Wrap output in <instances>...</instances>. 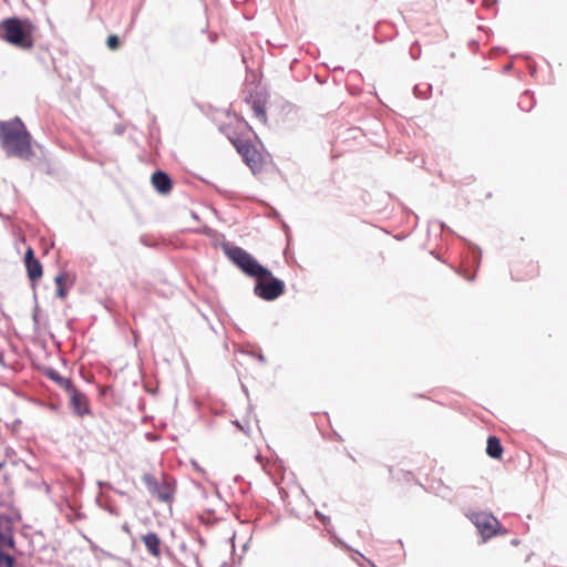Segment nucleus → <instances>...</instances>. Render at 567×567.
<instances>
[{
  "label": "nucleus",
  "mask_w": 567,
  "mask_h": 567,
  "mask_svg": "<svg viewBox=\"0 0 567 567\" xmlns=\"http://www.w3.org/2000/svg\"><path fill=\"white\" fill-rule=\"evenodd\" d=\"M223 251L246 276L256 279L254 293L258 298L272 301L285 292V282L274 277L268 268L260 265L258 260L244 248L225 244L223 245Z\"/></svg>",
  "instance_id": "nucleus-1"
},
{
  "label": "nucleus",
  "mask_w": 567,
  "mask_h": 567,
  "mask_svg": "<svg viewBox=\"0 0 567 567\" xmlns=\"http://www.w3.org/2000/svg\"><path fill=\"white\" fill-rule=\"evenodd\" d=\"M32 136L20 117L0 122V147L9 157L30 161L34 156Z\"/></svg>",
  "instance_id": "nucleus-2"
},
{
  "label": "nucleus",
  "mask_w": 567,
  "mask_h": 567,
  "mask_svg": "<svg viewBox=\"0 0 567 567\" xmlns=\"http://www.w3.org/2000/svg\"><path fill=\"white\" fill-rule=\"evenodd\" d=\"M32 31L31 22L20 18H7L0 22V39L21 50L33 48Z\"/></svg>",
  "instance_id": "nucleus-3"
},
{
  "label": "nucleus",
  "mask_w": 567,
  "mask_h": 567,
  "mask_svg": "<svg viewBox=\"0 0 567 567\" xmlns=\"http://www.w3.org/2000/svg\"><path fill=\"white\" fill-rule=\"evenodd\" d=\"M466 516L476 527L478 534L484 540H487L498 534H506V530L502 529L501 523L492 513L472 512Z\"/></svg>",
  "instance_id": "nucleus-4"
},
{
  "label": "nucleus",
  "mask_w": 567,
  "mask_h": 567,
  "mask_svg": "<svg viewBox=\"0 0 567 567\" xmlns=\"http://www.w3.org/2000/svg\"><path fill=\"white\" fill-rule=\"evenodd\" d=\"M148 493L163 503H171L174 498L175 486L174 482L167 477H163L158 481L153 474L145 473L142 477Z\"/></svg>",
  "instance_id": "nucleus-5"
},
{
  "label": "nucleus",
  "mask_w": 567,
  "mask_h": 567,
  "mask_svg": "<svg viewBox=\"0 0 567 567\" xmlns=\"http://www.w3.org/2000/svg\"><path fill=\"white\" fill-rule=\"evenodd\" d=\"M237 152L243 156L246 164L251 168L254 173L261 168V156L248 142H234Z\"/></svg>",
  "instance_id": "nucleus-6"
},
{
  "label": "nucleus",
  "mask_w": 567,
  "mask_h": 567,
  "mask_svg": "<svg viewBox=\"0 0 567 567\" xmlns=\"http://www.w3.org/2000/svg\"><path fill=\"white\" fill-rule=\"evenodd\" d=\"M68 393L71 398V408L76 415L84 416L90 414L89 400L84 393L79 391L75 386L72 388Z\"/></svg>",
  "instance_id": "nucleus-7"
},
{
  "label": "nucleus",
  "mask_w": 567,
  "mask_h": 567,
  "mask_svg": "<svg viewBox=\"0 0 567 567\" xmlns=\"http://www.w3.org/2000/svg\"><path fill=\"white\" fill-rule=\"evenodd\" d=\"M25 267L28 271V277L30 280L34 281L42 277V265L41 262L34 257V252L31 248H28L25 251Z\"/></svg>",
  "instance_id": "nucleus-8"
},
{
  "label": "nucleus",
  "mask_w": 567,
  "mask_h": 567,
  "mask_svg": "<svg viewBox=\"0 0 567 567\" xmlns=\"http://www.w3.org/2000/svg\"><path fill=\"white\" fill-rule=\"evenodd\" d=\"M152 184L154 188L163 195L169 193L172 189V179L163 171H157L152 175Z\"/></svg>",
  "instance_id": "nucleus-9"
},
{
  "label": "nucleus",
  "mask_w": 567,
  "mask_h": 567,
  "mask_svg": "<svg viewBox=\"0 0 567 567\" xmlns=\"http://www.w3.org/2000/svg\"><path fill=\"white\" fill-rule=\"evenodd\" d=\"M142 542L152 556L156 558L161 556V539L155 532H148L147 534L143 535Z\"/></svg>",
  "instance_id": "nucleus-10"
},
{
  "label": "nucleus",
  "mask_w": 567,
  "mask_h": 567,
  "mask_svg": "<svg viewBox=\"0 0 567 567\" xmlns=\"http://www.w3.org/2000/svg\"><path fill=\"white\" fill-rule=\"evenodd\" d=\"M45 375L51 379L52 381L56 382L62 389H64L66 392H69L72 388H74V384L71 379L61 377L58 371H55L52 368H49L45 371Z\"/></svg>",
  "instance_id": "nucleus-11"
},
{
  "label": "nucleus",
  "mask_w": 567,
  "mask_h": 567,
  "mask_svg": "<svg viewBox=\"0 0 567 567\" xmlns=\"http://www.w3.org/2000/svg\"><path fill=\"white\" fill-rule=\"evenodd\" d=\"M486 453L492 458H501L503 446L498 437L491 435L487 439Z\"/></svg>",
  "instance_id": "nucleus-12"
},
{
  "label": "nucleus",
  "mask_w": 567,
  "mask_h": 567,
  "mask_svg": "<svg viewBox=\"0 0 567 567\" xmlns=\"http://www.w3.org/2000/svg\"><path fill=\"white\" fill-rule=\"evenodd\" d=\"M517 104H518V107L522 109L523 111L529 112L535 105V100H534L533 94H530L528 91L524 92L519 96Z\"/></svg>",
  "instance_id": "nucleus-13"
},
{
  "label": "nucleus",
  "mask_w": 567,
  "mask_h": 567,
  "mask_svg": "<svg viewBox=\"0 0 567 567\" xmlns=\"http://www.w3.org/2000/svg\"><path fill=\"white\" fill-rule=\"evenodd\" d=\"M65 277H66V274L65 272H61L56 277H55V285H56V297L58 298H65L66 296V290H65Z\"/></svg>",
  "instance_id": "nucleus-14"
},
{
  "label": "nucleus",
  "mask_w": 567,
  "mask_h": 567,
  "mask_svg": "<svg viewBox=\"0 0 567 567\" xmlns=\"http://www.w3.org/2000/svg\"><path fill=\"white\" fill-rule=\"evenodd\" d=\"M252 110L257 118H259L261 122H266V111L259 102H254Z\"/></svg>",
  "instance_id": "nucleus-15"
},
{
  "label": "nucleus",
  "mask_w": 567,
  "mask_h": 567,
  "mask_svg": "<svg viewBox=\"0 0 567 567\" xmlns=\"http://www.w3.org/2000/svg\"><path fill=\"white\" fill-rule=\"evenodd\" d=\"M425 89L423 90L422 85L421 84H416L414 86V94L417 96V97H423L425 99L426 97V91H430L432 89L431 85H425L424 86Z\"/></svg>",
  "instance_id": "nucleus-16"
},
{
  "label": "nucleus",
  "mask_w": 567,
  "mask_h": 567,
  "mask_svg": "<svg viewBox=\"0 0 567 567\" xmlns=\"http://www.w3.org/2000/svg\"><path fill=\"white\" fill-rule=\"evenodd\" d=\"M106 43L111 50H116L120 47V39L117 35L111 34L109 35Z\"/></svg>",
  "instance_id": "nucleus-17"
},
{
  "label": "nucleus",
  "mask_w": 567,
  "mask_h": 567,
  "mask_svg": "<svg viewBox=\"0 0 567 567\" xmlns=\"http://www.w3.org/2000/svg\"><path fill=\"white\" fill-rule=\"evenodd\" d=\"M315 514H316V516L318 517V519H319L322 524L327 525L328 523H330V517H329V516L323 515V514H322V513H320L319 511H316V513H315Z\"/></svg>",
  "instance_id": "nucleus-18"
},
{
  "label": "nucleus",
  "mask_w": 567,
  "mask_h": 567,
  "mask_svg": "<svg viewBox=\"0 0 567 567\" xmlns=\"http://www.w3.org/2000/svg\"><path fill=\"white\" fill-rule=\"evenodd\" d=\"M217 39V34H209L210 42H215Z\"/></svg>",
  "instance_id": "nucleus-19"
},
{
  "label": "nucleus",
  "mask_w": 567,
  "mask_h": 567,
  "mask_svg": "<svg viewBox=\"0 0 567 567\" xmlns=\"http://www.w3.org/2000/svg\"><path fill=\"white\" fill-rule=\"evenodd\" d=\"M258 359H259L261 362H264V361H265V357H264L262 354H259V355H258Z\"/></svg>",
  "instance_id": "nucleus-20"
},
{
  "label": "nucleus",
  "mask_w": 567,
  "mask_h": 567,
  "mask_svg": "<svg viewBox=\"0 0 567 567\" xmlns=\"http://www.w3.org/2000/svg\"><path fill=\"white\" fill-rule=\"evenodd\" d=\"M33 320H34L35 322H37V320H38V316H37V313H35V312L33 313Z\"/></svg>",
  "instance_id": "nucleus-21"
},
{
  "label": "nucleus",
  "mask_w": 567,
  "mask_h": 567,
  "mask_svg": "<svg viewBox=\"0 0 567 567\" xmlns=\"http://www.w3.org/2000/svg\"><path fill=\"white\" fill-rule=\"evenodd\" d=\"M511 66H512L511 64L506 65V66H505V70H509V69H511Z\"/></svg>",
  "instance_id": "nucleus-22"
}]
</instances>
